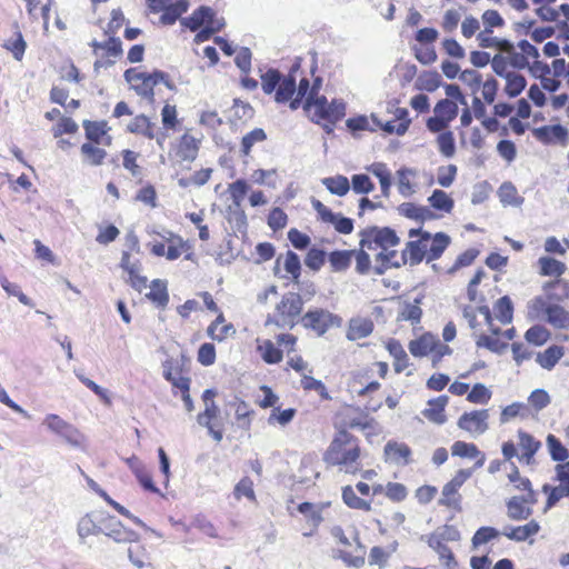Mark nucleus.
I'll return each instance as SVG.
<instances>
[{"mask_svg": "<svg viewBox=\"0 0 569 569\" xmlns=\"http://www.w3.org/2000/svg\"><path fill=\"white\" fill-rule=\"evenodd\" d=\"M542 491L548 493L547 503L545 511L552 508L561 498L569 496V485L560 483L559 486L551 487L546 483L542 487Z\"/></svg>", "mask_w": 569, "mask_h": 569, "instance_id": "43", "label": "nucleus"}, {"mask_svg": "<svg viewBox=\"0 0 569 569\" xmlns=\"http://www.w3.org/2000/svg\"><path fill=\"white\" fill-rule=\"evenodd\" d=\"M107 147H102V144L92 143V142H83L80 147V153L82 157L83 163L90 167H100L104 163L108 152L106 150Z\"/></svg>", "mask_w": 569, "mask_h": 569, "instance_id": "15", "label": "nucleus"}, {"mask_svg": "<svg viewBox=\"0 0 569 569\" xmlns=\"http://www.w3.org/2000/svg\"><path fill=\"white\" fill-rule=\"evenodd\" d=\"M352 190L358 194H368L375 189V184L371 181L370 177L365 173L353 174L351 177V186Z\"/></svg>", "mask_w": 569, "mask_h": 569, "instance_id": "57", "label": "nucleus"}, {"mask_svg": "<svg viewBox=\"0 0 569 569\" xmlns=\"http://www.w3.org/2000/svg\"><path fill=\"white\" fill-rule=\"evenodd\" d=\"M355 250H335L328 259L333 271H345L350 267Z\"/></svg>", "mask_w": 569, "mask_h": 569, "instance_id": "38", "label": "nucleus"}, {"mask_svg": "<svg viewBox=\"0 0 569 569\" xmlns=\"http://www.w3.org/2000/svg\"><path fill=\"white\" fill-rule=\"evenodd\" d=\"M43 423L51 432L59 436L73 447H79L84 442L83 433L76 426L62 419L59 415H47Z\"/></svg>", "mask_w": 569, "mask_h": 569, "instance_id": "5", "label": "nucleus"}, {"mask_svg": "<svg viewBox=\"0 0 569 569\" xmlns=\"http://www.w3.org/2000/svg\"><path fill=\"white\" fill-rule=\"evenodd\" d=\"M448 403L447 396H439L437 398L430 399L428 401L429 408H426L422 411V415L428 420L436 422L438 425H442L446 421V417L443 415L445 408Z\"/></svg>", "mask_w": 569, "mask_h": 569, "instance_id": "23", "label": "nucleus"}, {"mask_svg": "<svg viewBox=\"0 0 569 569\" xmlns=\"http://www.w3.org/2000/svg\"><path fill=\"white\" fill-rule=\"evenodd\" d=\"M546 443L553 461L563 462L569 457V450L553 435H548Z\"/></svg>", "mask_w": 569, "mask_h": 569, "instance_id": "44", "label": "nucleus"}, {"mask_svg": "<svg viewBox=\"0 0 569 569\" xmlns=\"http://www.w3.org/2000/svg\"><path fill=\"white\" fill-rule=\"evenodd\" d=\"M214 16V11L210 7H199L190 17L180 19V24L189 28L191 31L199 30L208 24L209 19Z\"/></svg>", "mask_w": 569, "mask_h": 569, "instance_id": "22", "label": "nucleus"}, {"mask_svg": "<svg viewBox=\"0 0 569 569\" xmlns=\"http://www.w3.org/2000/svg\"><path fill=\"white\" fill-rule=\"evenodd\" d=\"M14 27L17 29L14 32V37L6 40L2 47L9 52H11V54L17 61H21L27 49V42L24 41L23 36L19 30V24L17 22L14 23Z\"/></svg>", "mask_w": 569, "mask_h": 569, "instance_id": "32", "label": "nucleus"}, {"mask_svg": "<svg viewBox=\"0 0 569 569\" xmlns=\"http://www.w3.org/2000/svg\"><path fill=\"white\" fill-rule=\"evenodd\" d=\"M224 317L220 313L213 322L208 327V336L217 341L224 340L228 336L234 335L236 329L231 323L223 325Z\"/></svg>", "mask_w": 569, "mask_h": 569, "instance_id": "29", "label": "nucleus"}, {"mask_svg": "<svg viewBox=\"0 0 569 569\" xmlns=\"http://www.w3.org/2000/svg\"><path fill=\"white\" fill-rule=\"evenodd\" d=\"M126 130L132 134L142 136L147 139H153L156 136L154 124L146 114H137L127 124Z\"/></svg>", "mask_w": 569, "mask_h": 569, "instance_id": "21", "label": "nucleus"}, {"mask_svg": "<svg viewBox=\"0 0 569 569\" xmlns=\"http://www.w3.org/2000/svg\"><path fill=\"white\" fill-rule=\"evenodd\" d=\"M438 345V337L430 332L409 342L408 349L413 357L428 356Z\"/></svg>", "mask_w": 569, "mask_h": 569, "instance_id": "18", "label": "nucleus"}, {"mask_svg": "<svg viewBox=\"0 0 569 569\" xmlns=\"http://www.w3.org/2000/svg\"><path fill=\"white\" fill-rule=\"evenodd\" d=\"M90 47L93 54L100 58L94 62L96 67L112 66L123 54L122 42L118 37H107L104 41L93 40Z\"/></svg>", "mask_w": 569, "mask_h": 569, "instance_id": "6", "label": "nucleus"}, {"mask_svg": "<svg viewBox=\"0 0 569 569\" xmlns=\"http://www.w3.org/2000/svg\"><path fill=\"white\" fill-rule=\"evenodd\" d=\"M533 136L542 143L559 142L567 144L569 132L562 124L542 126L533 129Z\"/></svg>", "mask_w": 569, "mask_h": 569, "instance_id": "12", "label": "nucleus"}, {"mask_svg": "<svg viewBox=\"0 0 569 569\" xmlns=\"http://www.w3.org/2000/svg\"><path fill=\"white\" fill-rule=\"evenodd\" d=\"M506 507H507V516H508V518L511 519V520H515V521L527 520L533 513V510H532L531 507L525 506L518 499V497H515V496L511 497L506 502Z\"/></svg>", "mask_w": 569, "mask_h": 569, "instance_id": "28", "label": "nucleus"}, {"mask_svg": "<svg viewBox=\"0 0 569 569\" xmlns=\"http://www.w3.org/2000/svg\"><path fill=\"white\" fill-rule=\"evenodd\" d=\"M431 243L428 246V254L427 262H431L433 260L439 259L447 247L450 244V237L445 232H437L433 236L431 234Z\"/></svg>", "mask_w": 569, "mask_h": 569, "instance_id": "25", "label": "nucleus"}, {"mask_svg": "<svg viewBox=\"0 0 569 569\" xmlns=\"http://www.w3.org/2000/svg\"><path fill=\"white\" fill-rule=\"evenodd\" d=\"M120 267L127 271L129 276L127 281L134 290L141 292L148 287L147 277L140 274V264L138 262H131L130 252H122Z\"/></svg>", "mask_w": 569, "mask_h": 569, "instance_id": "11", "label": "nucleus"}, {"mask_svg": "<svg viewBox=\"0 0 569 569\" xmlns=\"http://www.w3.org/2000/svg\"><path fill=\"white\" fill-rule=\"evenodd\" d=\"M122 159V167L136 179L137 183H141L143 179L144 169L140 164V153L131 149H123L120 151Z\"/></svg>", "mask_w": 569, "mask_h": 569, "instance_id": "17", "label": "nucleus"}, {"mask_svg": "<svg viewBox=\"0 0 569 569\" xmlns=\"http://www.w3.org/2000/svg\"><path fill=\"white\" fill-rule=\"evenodd\" d=\"M428 545L432 548L440 557V559H446V565L449 567L451 563L456 565L455 556L451 549L443 543V540L439 539V536H435L433 533L428 537Z\"/></svg>", "mask_w": 569, "mask_h": 569, "instance_id": "45", "label": "nucleus"}, {"mask_svg": "<svg viewBox=\"0 0 569 569\" xmlns=\"http://www.w3.org/2000/svg\"><path fill=\"white\" fill-rule=\"evenodd\" d=\"M549 337V331L545 327L538 325L530 327L525 335L526 340L536 346L543 345Z\"/></svg>", "mask_w": 569, "mask_h": 569, "instance_id": "64", "label": "nucleus"}, {"mask_svg": "<svg viewBox=\"0 0 569 569\" xmlns=\"http://www.w3.org/2000/svg\"><path fill=\"white\" fill-rule=\"evenodd\" d=\"M341 319L325 309L308 310L300 317V323L306 329L313 330L318 336L325 335L331 327L340 326Z\"/></svg>", "mask_w": 569, "mask_h": 569, "instance_id": "7", "label": "nucleus"}, {"mask_svg": "<svg viewBox=\"0 0 569 569\" xmlns=\"http://www.w3.org/2000/svg\"><path fill=\"white\" fill-rule=\"evenodd\" d=\"M540 274L548 277H560L566 271V264L551 257H541L538 260Z\"/></svg>", "mask_w": 569, "mask_h": 569, "instance_id": "35", "label": "nucleus"}, {"mask_svg": "<svg viewBox=\"0 0 569 569\" xmlns=\"http://www.w3.org/2000/svg\"><path fill=\"white\" fill-rule=\"evenodd\" d=\"M428 201L432 208L445 212H450L453 208V200L440 189L433 190Z\"/></svg>", "mask_w": 569, "mask_h": 569, "instance_id": "48", "label": "nucleus"}, {"mask_svg": "<svg viewBox=\"0 0 569 569\" xmlns=\"http://www.w3.org/2000/svg\"><path fill=\"white\" fill-rule=\"evenodd\" d=\"M359 246L368 250L380 248L387 251L400 243L397 232L390 227L371 226L359 231Z\"/></svg>", "mask_w": 569, "mask_h": 569, "instance_id": "3", "label": "nucleus"}, {"mask_svg": "<svg viewBox=\"0 0 569 569\" xmlns=\"http://www.w3.org/2000/svg\"><path fill=\"white\" fill-rule=\"evenodd\" d=\"M282 79L281 73L276 69H269L261 76V87L266 94H271L277 91L278 86Z\"/></svg>", "mask_w": 569, "mask_h": 569, "instance_id": "60", "label": "nucleus"}, {"mask_svg": "<svg viewBox=\"0 0 569 569\" xmlns=\"http://www.w3.org/2000/svg\"><path fill=\"white\" fill-rule=\"evenodd\" d=\"M129 465L131 466L136 478L144 490L149 492H160V489L157 488L153 483L151 473L138 459H130Z\"/></svg>", "mask_w": 569, "mask_h": 569, "instance_id": "26", "label": "nucleus"}, {"mask_svg": "<svg viewBox=\"0 0 569 569\" xmlns=\"http://www.w3.org/2000/svg\"><path fill=\"white\" fill-rule=\"evenodd\" d=\"M284 270L291 274L292 282H298V278H300L301 272V262L299 256L289 250L286 254L283 262Z\"/></svg>", "mask_w": 569, "mask_h": 569, "instance_id": "62", "label": "nucleus"}, {"mask_svg": "<svg viewBox=\"0 0 569 569\" xmlns=\"http://www.w3.org/2000/svg\"><path fill=\"white\" fill-rule=\"evenodd\" d=\"M383 453L386 461L398 466H406L410 462L411 449L403 442L390 440L386 443Z\"/></svg>", "mask_w": 569, "mask_h": 569, "instance_id": "14", "label": "nucleus"}, {"mask_svg": "<svg viewBox=\"0 0 569 569\" xmlns=\"http://www.w3.org/2000/svg\"><path fill=\"white\" fill-rule=\"evenodd\" d=\"M78 130V123L72 118L63 116L52 127L51 132L54 138H60L63 134H74Z\"/></svg>", "mask_w": 569, "mask_h": 569, "instance_id": "47", "label": "nucleus"}, {"mask_svg": "<svg viewBox=\"0 0 569 569\" xmlns=\"http://www.w3.org/2000/svg\"><path fill=\"white\" fill-rule=\"evenodd\" d=\"M439 151L446 158L453 157L456 152V144L453 133L451 131H443L437 138Z\"/></svg>", "mask_w": 569, "mask_h": 569, "instance_id": "58", "label": "nucleus"}, {"mask_svg": "<svg viewBox=\"0 0 569 569\" xmlns=\"http://www.w3.org/2000/svg\"><path fill=\"white\" fill-rule=\"evenodd\" d=\"M498 193L503 206L520 207L523 202V198L518 196V191L511 182H503Z\"/></svg>", "mask_w": 569, "mask_h": 569, "instance_id": "40", "label": "nucleus"}, {"mask_svg": "<svg viewBox=\"0 0 569 569\" xmlns=\"http://www.w3.org/2000/svg\"><path fill=\"white\" fill-rule=\"evenodd\" d=\"M451 452L452 456L470 459H475L480 455V450L475 443H469L460 440L456 441L452 445Z\"/></svg>", "mask_w": 569, "mask_h": 569, "instance_id": "59", "label": "nucleus"}, {"mask_svg": "<svg viewBox=\"0 0 569 569\" xmlns=\"http://www.w3.org/2000/svg\"><path fill=\"white\" fill-rule=\"evenodd\" d=\"M539 530L540 525L536 520H530L528 523L523 526H506L501 531V535H503L505 537L512 541L522 542L526 541L528 538L537 535Z\"/></svg>", "mask_w": 569, "mask_h": 569, "instance_id": "16", "label": "nucleus"}, {"mask_svg": "<svg viewBox=\"0 0 569 569\" xmlns=\"http://www.w3.org/2000/svg\"><path fill=\"white\" fill-rule=\"evenodd\" d=\"M501 532L493 527H480L473 535L471 542L473 548L489 542L497 538Z\"/></svg>", "mask_w": 569, "mask_h": 569, "instance_id": "63", "label": "nucleus"}, {"mask_svg": "<svg viewBox=\"0 0 569 569\" xmlns=\"http://www.w3.org/2000/svg\"><path fill=\"white\" fill-rule=\"evenodd\" d=\"M131 562L138 568H142L149 563L148 555L144 547L139 541H133L128 548Z\"/></svg>", "mask_w": 569, "mask_h": 569, "instance_id": "55", "label": "nucleus"}, {"mask_svg": "<svg viewBox=\"0 0 569 569\" xmlns=\"http://www.w3.org/2000/svg\"><path fill=\"white\" fill-rule=\"evenodd\" d=\"M389 353L393 357V367L396 372H402L409 367V357L398 340L391 339L387 343Z\"/></svg>", "mask_w": 569, "mask_h": 569, "instance_id": "31", "label": "nucleus"}, {"mask_svg": "<svg viewBox=\"0 0 569 569\" xmlns=\"http://www.w3.org/2000/svg\"><path fill=\"white\" fill-rule=\"evenodd\" d=\"M496 317L502 325H508L513 318V303L509 296L499 298L495 305Z\"/></svg>", "mask_w": 569, "mask_h": 569, "instance_id": "41", "label": "nucleus"}, {"mask_svg": "<svg viewBox=\"0 0 569 569\" xmlns=\"http://www.w3.org/2000/svg\"><path fill=\"white\" fill-rule=\"evenodd\" d=\"M321 183L327 188V190L336 194L338 197L346 196L350 190V181L347 177L342 174H337L335 177H327L321 180Z\"/></svg>", "mask_w": 569, "mask_h": 569, "instance_id": "33", "label": "nucleus"}, {"mask_svg": "<svg viewBox=\"0 0 569 569\" xmlns=\"http://www.w3.org/2000/svg\"><path fill=\"white\" fill-rule=\"evenodd\" d=\"M101 517L94 513L84 515L78 522V533L81 538L98 535L102 531Z\"/></svg>", "mask_w": 569, "mask_h": 569, "instance_id": "30", "label": "nucleus"}, {"mask_svg": "<svg viewBox=\"0 0 569 569\" xmlns=\"http://www.w3.org/2000/svg\"><path fill=\"white\" fill-rule=\"evenodd\" d=\"M342 500L349 508L370 510V503L359 498L351 486L342 488Z\"/></svg>", "mask_w": 569, "mask_h": 569, "instance_id": "53", "label": "nucleus"}, {"mask_svg": "<svg viewBox=\"0 0 569 569\" xmlns=\"http://www.w3.org/2000/svg\"><path fill=\"white\" fill-rule=\"evenodd\" d=\"M302 308L303 300L300 293H284L281 301L276 307V326L282 329H292L298 322H300L299 317L301 315Z\"/></svg>", "mask_w": 569, "mask_h": 569, "instance_id": "4", "label": "nucleus"}, {"mask_svg": "<svg viewBox=\"0 0 569 569\" xmlns=\"http://www.w3.org/2000/svg\"><path fill=\"white\" fill-rule=\"evenodd\" d=\"M435 114L446 119V121H452L458 114V106L456 102L449 99H441L437 102L433 108Z\"/></svg>", "mask_w": 569, "mask_h": 569, "instance_id": "50", "label": "nucleus"}, {"mask_svg": "<svg viewBox=\"0 0 569 569\" xmlns=\"http://www.w3.org/2000/svg\"><path fill=\"white\" fill-rule=\"evenodd\" d=\"M441 86V76L437 71H423L416 81L418 90L436 91Z\"/></svg>", "mask_w": 569, "mask_h": 569, "instance_id": "39", "label": "nucleus"}, {"mask_svg": "<svg viewBox=\"0 0 569 569\" xmlns=\"http://www.w3.org/2000/svg\"><path fill=\"white\" fill-rule=\"evenodd\" d=\"M296 92V79L291 76L282 78L274 94L279 103L289 101Z\"/></svg>", "mask_w": 569, "mask_h": 569, "instance_id": "46", "label": "nucleus"}, {"mask_svg": "<svg viewBox=\"0 0 569 569\" xmlns=\"http://www.w3.org/2000/svg\"><path fill=\"white\" fill-rule=\"evenodd\" d=\"M422 298H416L413 303H406L399 313V319L410 321L412 325L419 323L422 317L420 308Z\"/></svg>", "mask_w": 569, "mask_h": 569, "instance_id": "51", "label": "nucleus"}, {"mask_svg": "<svg viewBox=\"0 0 569 569\" xmlns=\"http://www.w3.org/2000/svg\"><path fill=\"white\" fill-rule=\"evenodd\" d=\"M149 12L160 13L159 23L171 26L178 20V2L172 0H146Z\"/></svg>", "mask_w": 569, "mask_h": 569, "instance_id": "10", "label": "nucleus"}, {"mask_svg": "<svg viewBox=\"0 0 569 569\" xmlns=\"http://www.w3.org/2000/svg\"><path fill=\"white\" fill-rule=\"evenodd\" d=\"M505 79L507 82L506 87H505V92L510 98L518 97L525 90V88L527 86L526 78L520 73L509 72Z\"/></svg>", "mask_w": 569, "mask_h": 569, "instance_id": "42", "label": "nucleus"}, {"mask_svg": "<svg viewBox=\"0 0 569 569\" xmlns=\"http://www.w3.org/2000/svg\"><path fill=\"white\" fill-rule=\"evenodd\" d=\"M369 171L379 179L381 194L386 198L390 196L391 174L385 163L378 162L370 166Z\"/></svg>", "mask_w": 569, "mask_h": 569, "instance_id": "37", "label": "nucleus"}, {"mask_svg": "<svg viewBox=\"0 0 569 569\" xmlns=\"http://www.w3.org/2000/svg\"><path fill=\"white\" fill-rule=\"evenodd\" d=\"M489 412L487 409L465 412L458 419V427L473 436H480L488 430Z\"/></svg>", "mask_w": 569, "mask_h": 569, "instance_id": "9", "label": "nucleus"}, {"mask_svg": "<svg viewBox=\"0 0 569 569\" xmlns=\"http://www.w3.org/2000/svg\"><path fill=\"white\" fill-rule=\"evenodd\" d=\"M346 114V103L341 100H332L328 103L323 113H321L319 119L327 121H339Z\"/></svg>", "mask_w": 569, "mask_h": 569, "instance_id": "52", "label": "nucleus"}, {"mask_svg": "<svg viewBox=\"0 0 569 569\" xmlns=\"http://www.w3.org/2000/svg\"><path fill=\"white\" fill-rule=\"evenodd\" d=\"M82 128L87 142L111 147L113 137L110 134L111 127L107 120H83Z\"/></svg>", "mask_w": 569, "mask_h": 569, "instance_id": "8", "label": "nucleus"}, {"mask_svg": "<svg viewBox=\"0 0 569 569\" xmlns=\"http://www.w3.org/2000/svg\"><path fill=\"white\" fill-rule=\"evenodd\" d=\"M547 322L557 329L569 328V312L559 305H549L546 308Z\"/></svg>", "mask_w": 569, "mask_h": 569, "instance_id": "27", "label": "nucleus"}, {"mask_svg": "<svg viewBox=\"0 0 569 569\" xmlns=\"http://www.w3.org/2000/svg\"><path fill=\"white\" fill-rule=\"evenodd\" d=\"M134 201L141 202L149 208L157 207V190L151 183L143 184L136 193Z\"/></svg>", "mask_w": 569, "mask_h": 569, "instance_id": "54", "label": "nucleus"}, {"mask_svg": "<svg viewBox=\"0 0 569 569\" xmlns=\"http://www.w3.org/2000/svg\"><path fill=\"white\" fill-rule=\"evenodd\" d=\"M359 457L358 439L347 430H339L325 452L323 460L328 465L338 466L340 471L355 475L360 470Z\"/></svg>", "mask_w": 569, "mask_h": 569, "instance_id": "1", "label": "nucleus"}, {"mask_svg": "<svg viewBox=\"0 0 569 569\" xmlns=\"http://www.w3.org/2000/svg\"><path fill=\"white\" fill-rule=\"evenodd\" d=\"M123 77L129 83L130 88L140 97L153 102L154 100V87L163 83L171 91L174 90L168 73L159 70L153 72L140 71L138 68H129L124 71Z\"/></svg>", "mask_w": 569, "mask_h": 569, "instance_id": "2", "label": "nucleus"}, {"mask_svg": "<svg viewBox=\"0 0 569 569\" xmlns=\"http://www.w3.org/2000/svg\"><path fill=\"white\" fill-rule=\"evenodd\" d=\"M126 22L124 14L120 8L112 9L110 12V19L103 29V33L106 37H117L119 30L123 27Z\"/></svg>", "mask_w": 569, "mask_h": 569, "instance_id": "49", "label": "nucleus"}, {"mask_svg": "<svg viewBox=\"0 0 569 569\" xmlns=\"http://www.w3.org/2000/svg\"><path fill=\"white\" fill-rule=\"evenodd\" d=\"M562 356V347L551 346L547 348L543 352L538 353L536 360L543 369L550 370L556 366V363L560 360Z\"/></svg>", "mask_w": 569, "mask_h": 569, "instance_id": "36", "label": "nucleus"}, {"mask_svg": "<svg viewBox=\"0 0 569 569\" xmlns=\"http://www.w3.org/2000/svg\"><path fill=\"white\" fill-rule=\"evenodd\" d=\"M326 251L316 247L309 249L305 263L313 271H319L326 262Z\"/></svg>", "mask_w": 569, "mask_h": 569, "instance_id": "61", "label": "nucleus"}, {"mask_svg": "<svg viewBox=\"0 0 569 569\" xmlns=\"http://www.w3.org/2000/svg\"><path fill=\"white\" fill-rule=\"evenodd\" d=\"M375 325L372 320L368 318H352L349 321V327L347 330V339L350 341H356L362 338L370 336L373 331Z\"/></svg>", "mask_w": 569, "mask_h": 569, "instance_id": "20", "label": "nucleus"}, {"mask_svg": "<svg viewBox=\"0 0 569 569\" xmlns=\"http://www.w3.org/2000/svg\"><path fill=\"white\" fill-rule=\"evenodd\" d=\"M430 240H410L402 250V263L413 267L427 260L428 246Z\"/></svg>", "mask_w": 569, "mask_h": 569, "instance_id": "13", "label": "nucleus"}, {"mask_svg": "<svg viewBox=\"0 0 569 569\" xmlns=\"http://www.w3.org/2000/svg\"><path fill=\"white\" fill-rule=\"evenodd\" d=\"M518 445L522 450L520 460L525 461L527 465H530L533 461L535 455L541 448V442L523 430L518 431Z\"/></svg>", "mask_w": 569, "mask_h": 569, "instance_id": "19", "label": "nucleus"}, {"mask_svg": "<svg viewBox=\"0 0 569 569\" xmlns=\"http://www.w3.org/2000/svg\"><path fill=\"white\" fill-rule=\"evenodd\" d=\"M200 142V138L187 133L180 137V161H193L197 158Z\"/></svg>", "mask_w": 569, "mask_h": 569, "instance_id": "34", "label": "nucleus"}, {"mask_svg": "<svg viewBox=\"0 0 569 569\" xmlns=\"http://www.w3.org/2000/svg\"><path fill=\"white\" fill-rule=\"evenodd\" d=\"M267 139V134L263 129L256 128L252 131L248 132L243 136L241 140V151L244 156H248L251 151V148L257 142H262Z\"/></svg>", "mask_w": 569, "mask_h": 569, "instance_id": "56", "label": "nucleus"}, {"mask_svg": "<svg viewBox=\"0 0 569 569\" xmlns=\"http://www.w3.org/2000/svg\"><path fill=\"white\" fill-rule=\"evenodd\" d=\"M157 308L163 309L169 302L167 281L156 279L151 281L150 291L146 295Z\"/></svg>", "mask_w": 569, "mask_h": 569, "instance_id": "24", "label": "nucleus"}]
</instances>
